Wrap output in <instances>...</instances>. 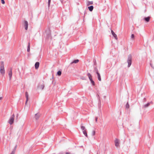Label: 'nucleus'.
<instances>
[{
	"label": "nucleus",
	"mask_w": 154,
	"mask_h": 154,
	"mask_svg": "<svg viewBox=\"0 0 154 154\" xmlns=\"http://www.w3.org/2000/svg\"><path fill=\"white\" fill-rule=\"evenodd\" d=\"M0 71L2 75H4L5 74V71L4 66V62L3 61H2L1 62Z\"/></svg>",
	"instance_id": "f257e3e1"
},
{
	"label": "nucleus",
	"mask_w": 154,
	"mask_h": 154,
	"mask_svg": "<svg viewBox=\"0 0 154 154\" xmlns=\"http://www.w3.org/2000/svg\"><path fill=\"white\" fill-rule=\"evenodd\" d=\"M14 115L13 114L9 120L8 122L10 125H12L14 122Z\"/></svg>",
	"instance_id": "f03ea898"
},
{
	"label": "nucleus",
	"mask_w": 154,
	"mask_h": 154,
	"mask_svg": "<svg viewBox=\"0 0 154 154\" xmlns=\"http://www.w3.org/2000/svg\"><path fill=\"white\" fill-rule=\"evenodd\" d=\"M127 62L128 63V66L129 67L131 64V55L128 56Z\"/></svg>",
	"instance_id": "7ed1b4c3"
},
{
	"label": "nucleus",
	"mask_w": 154,
	"mask_h": 154,
	"mask_svg": "<svg viewBox=\"0 0 154 154\" xmlns=\"http://www.w3.org/2000/svg\"><path fill=\"white\" fill-rule=\"evenodd\" d=\"M23 24L25 27V28L26 30H27L28 28V23L27 21L26 20H24L23 21Z\"/></svg>",
	"instance_id": "20e7f679"
},
{
	"label": "nucleus",
	"mask_w": 154,
	"mask_h": 154,
	"mask_svg": "<svg viewBox=\"0 0 154 154\" xmlns=\"http://www.w3.org/2000/svg\"><path fill=\"white\" fill-rule=\"evenodd\" d=\"M115 143L116 146L118 147L119 146V140L116 139L115 141Z\"/></svg>",
	"instance_id": "39448f33"
},
{
	"label": "nucleus",
	"mask_w": 154,
	"mask_h": 154,
	"mask_svg": "<svg viewBox=\"0 0 154 154\" xmlns=\"http://www.w3.org/2000/svg\"><path fill=\"white\" fill-rule=\"evenodd\" d=\"M112 34L113 36L117 40L118 39V38L117 36V35L114 33V32H113V31L112 30H111V31Z\"/></svg>",
	"instance_id": "423d86ee"
},
{
	"label": "nucleus",
	"mask_w": 154,
	"mask_h": 154,
	"mask_svg": "<svg viewBox=\"0 0 154 154\" xmlns=\"http://www.w3.org/2000/svg\"><path fill=\"white\" fill-rule=\"evenodd\" d=\"M39 62H37L35 64V69H37L39 66Z\"/></svg>",
	"instance_id": "0eeeda50"
},
{
	"label": "nucleus",
	"mask_w": 154,
	"mask_h": 154,
	"mask_svg": "<svg viewBox=\"0 0 154 154\" xmlns=\"http://www.w3.org/2000/svg\"><path fill=\"white\" fill-rule=\"evenodd\" d=\"M10 78V79H11V78L12 76V69H11L10 70L8 74Z\"/></svg>",
	"instance_id": "6e6552de"
},
{
	"label": "nucleus",
	"mask_w": 154,
	"mask_h": 154,
	"mask_svg": "<svg viewBox=\"0 0 154 154\" xmlns=\"http://www.w3.org/2000/svg\"><path fill=\"white\" fill-rule=\"evenodd\" d=\"M25 96L26 98V104L28 100V94L27 92H26L25 93Z\"/></svg>",
	"instance_id": "1a4fd4ad"
},
{
	"label": "nucleus",
	"mask_w": 154,
	"mask_h": 154,
	"mask_svg": "<svg viewBox=\"0 0 154 154\" xmlns=\"http://www.w3.org/2000/svg\"><path fill=\"white\" fill-rule=\"evenodd\" d=\"M97 75L98 80L100 81H101V79L100 74L99 73V72H97Z\"/></svg>",
	"instance_id": "9d476101"
},
{
	"label": "nucleus",
	"mask_w": 154,
	"mask_h": 154,
	"mask_svg": "<svg viewBox=\"0 0 154 154\" xmlns=\"http://www.w3.org/2000/svg\"><path fill=\"white\" fill-rule=\"evenodd\" d=\"M150 17H148L144 18V19L145 21L147 22H148L150 20Z\"/></svg>",
	"instance_id": "9b49d317"
},
{
	"label": "nucleus",
	"mask_w": 154,
	"mask_h": 154,
	"mask_svg": "<svg viewBox=\"0 0 154 154\" xmlns=\"http://www.w3.org/2000/svg\"><path fill=\"white\" fill-rule=\"evenodd\" d=\"M93 6H91L90 7H88V8L89 11H92L93 9Z\"/></svg>",
	"instance_id": "f8f14e48"
},
{
	"label": "nucleus",
	"mask_w": 154,
	"mask_h": 154,
	"mask_svg": "<svg viewBox=\"0 0 154 154\" xmlns=\"http://www.w3.org/2000/svg\"><path fill=\"white\" fill-rule=\"evenodd\" d=\"M87 75L90 80H92V76L90 73H88L87 74Z\"/></svg>",
	"instance_id": "ddd939ff"
},
{
	"label": "nucleus",
	"mask_w": 154,
	"mask_h": 154,
	"mask_svg": "<svg viewBox=\"0 0 154 154\" xmlns=\"http://www.w3.org/2000/svg\"><path fill=\"white\" fill-rule=\"evenodd\" d=\"M83 131V134L85 135L86 136V137H88V135L86 131V129L85 130H84Z\"/></svg>",
	"instance_id": "4468645a"
},
{
	"label": "nucleus",
	"mask_w": 154,
	"mask_h": 154,
	"mask_svg": "<svg viewBox=\"0 0 154 154\" xmlns=\"http://www.w3.org/2000/svg\"><path fill=\"white\" fill-rule=\"evenodd\" d=\"M40 116V115L39 114H37L35 115V118L36 119H38Z\"/></svg>",
	"instance_id": "2eb2a0df"
},
{
	"label": "nucleus",
	"mask_w": 154,
	"mask_h": 154,
	"mask_svg": "<svg viewBox=\"0 0 154 154\" xmlns=\"http://www.w3.org/2000/svg\"><path fill=\"white\" fill-rule=\"evenodd\" d=\"M150 105V103H148L146 104L143 106V107L144 108H146L148 107Z\"/></svg>",
	"instance_id": "dca6fc26"
},
{
	"label": "nucleus",
	"mask_w": 154,
	"mask_h": 154,
	"mask_svg": "<svg viewBox=\"0 0 154 154\" xmlns=\"http://www.w3.org/2000/svg\"><path fill=\"white\" fill-rule=\"evenodd\" d=\"M44 87V86L43 85H41L39 86V88L41 90L43 89Z\"/></svg>",
	"instance_id": "f3484780"
},
{
	"label": "nucleus",
	"mask_w": 154,
	"mask_h": 154,
	"mask_svg": "<svg viewBox=\"0 0 154 154\" xmlns=\"http://www.w3.org/2000/svg\"><path fill=\"white\" fill-rule=\"evenodd\" d=\"M93 4V2L92 1L88 2H87V5H92Z\"/></svg>",
	"instance_id": "a211bd4d"
},
{
	"label": "nucleus",
	"mask_w": 154,
	"mask_h": 154,
	"mask_svg": "<svg viewBox=\"0 0 154 154\" xmlns=\"http://www.w3.org/2000/svg\"><path fill=\"white\" fill-rule=\"evenodd\" d=\"M30 44L29 43V45H28V48H27V51L28 52H29L30 51Z\"/></svg>",
	"instance_id": "6ab92c4d"
},
{
	"label": "nucleus",
	"mask_w": 154,
	"mask_h": 154,
	"mask_svg": "<svg viewBox=\"0 0 154 154\" xmlns=\"http://www.w3.org/2000/svg\"><path fill=\"white\" fill-rule=\"evenodd\" d=\"M57 74L58 75L60 76L61 74V72L60 71H59L57 72Z\"/></svg>",
	"instance_id": "aec40b11"
},
{
	"label": "nucleus",
	"mask_w": 154,
	"mask_h": 154,
	"mask_svg": "<svg viewBox=\"0 0 154 154\" xmlns=\"http://www.w3.org/2000/svg\"><path fill=\"white\" fill-rule=\"evenodd\" d=\"M79 61V60H74L73 61V63H78Z\"/></svg>",
	"instance_id": "412c9836"
},
{
	"label": "nucleus",
	"mask_w": 154,
	"mask_h": 154,
	"mask_svg": "<svg viewBox=\"0 0 154 154\" xmlns=\"http://www.w3.org/2000/svg\"><path fill=\"white\" fill-rule=\"evenodd\" d=\"M131 37L132 39H134V35L133 34H132L131 35Z\"/></svg>",
	"instance_id": "4be33fe9"
},
{
	"label": "nucleus",
	"mask_w": 154,
	"mask_h": 154,
	"mask_svg": "<svg viewBox=\"0 0 154 154\" xmlns=\"http://www.w3.org/2000/svg\"><path fill=\"white\" fill-rule=\"evenodd\" d=\"M126 107L127 108H129V104L128 103H127V104L126 105Z\"/></svg>",
	"instance_id": "5701e85b"
},
{
	"label": "nucleus",
	"mask_w": 154,
	"mask_h": 154,
	"mask_svg": "<svg viewBox=\"0 0 154 154\" xmlns=\"http://www.w3.org/2000/svg\"><path fill=\"white\" fill-rule=\"evenodd\" d=\"M91 82V83L92 84L94 85V82L92 80H90Z\"/></svg>",
	"instance_id": "b1692460"
},
{
	"label": "nucleus",
	"mask_w": 154,
	"mask_h": 154,
	"mask_svg": "<svg viewBox=\"0 0 154 154\" xmlns=\"http://www.w3.org/2000/svg\"><path fill=\"white\" fill-rule=\"evenodd\" d=\"M81 129H82V131L85 130V127L84 126H81Z\"/></svg>",
	"instance_id": "393cba45"
},
{
	"label": "nucleus",
	"mask_w": 154,
	"mask_h": 154,
	"mask_svg": "<svg viewBox=\"0 0 154 154\" xmlns=\"http://www.w3.org/2000/svg\"><path fill=\"white\" fill-rule=\"evenodd\" d=\"M95 131H93L92 132V135L94 136L95 135Z\"/></svg>",
	"instance_id": "a878e982"
},
{
	"label": "nucleus",
	"mask_w": 154,
	"mask_h": 154,
	"mask_svg": "<svg viewBox=\"0 0 154 154\" xmlns=\"http://www.w3.org/2000/svg\"><path fill=\"white\" fill-rule=\"evenodd\" d=\"M1 2L3 4H4L5 3V2L4 0H1Z\"/></svg>",
	"instance_id": "bb28decb"
},
{
	"label": "nucleus",
	"mask_w": 154,
	"mask_h": 154,
	"mask_svg": "<svg viewBox=\"0 0 154 154\" xmlns=\"http://www.w3.org/2000/svg\"><path fill=\"white\" fill-rule=\"evenodd\" d=\"M51 0H48V5L49 6L50 5Z\"/></svg>",
	"instance_id": "cd10ccee"
},
{
	"label": "nucleus",
	"mask_w": 154,
	"mask_h": 154,
	"mask_svg": "<svg viewBox=\"0 0 154 154\" xmlns=\"http://www.w3.org/2000/svg\"><path fill=\"white\" fill-rule=\"evenodd\" d=\"M97 117H96L95 118V121H96V122H97Z\"/></svg>",
	"instance_id": "c85d7f7f"
},
{
	"label": "nucleus",
	"mask_w": 154,
	"mask_h": 154,
	"mask_svg": "<svg viewBox=\"0 0 154 154\" xmlns=\"http://www.w3.org/2000/svg\"><path fill=\"white\" fill-rule=\"evenodd\" d=\"M65 154H70L69 152H67Z\"/></svg>",
	"instance_id": "c756f323"
},
{
	"label": "nucleus",
	"mask_w": 154,
	"mask_h": 154,
	"mask_svg": "<svg viewBox=\"0 0 154 154\" xmlns=\"http://www.w3.org/2000/svg\"><path fill=\"white\" fill-rule=\"evenodd\" d=\"M83 78L82 79H83V80H85V77H83Z\"/></svg>",
	"instance_id": "7c9ffc66"
},
{
	"label": "nucleus",
	"mask_w": 154,
	"mask_h": 154,
	"mask_svg": "<svg viewBox=\"0 0 154 154\" xmlns=\"http://www.w3.org/2000/svg\"><path fill=\"white\" fill-rule=\"evenodd\" d=\"M2 97H0V100H2Z\"/></svg>",
	"instance_id": "2f4dec72"
}]
</instances>
